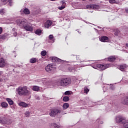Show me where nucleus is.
I'll return each instance as SVG.
<instances>
[{
  "mask_svg": "<svg viewBox=\"0 0 128 128\" xmlns=\"http://www.w3.org/2000/svg\"><path fill=\"white\" fill-rule=\"evenodd\" d=\"M72 84V79L70 78H60L55 82L56 86H62L63 88H68Z\"/></svg>",
  "mask_w": 128,
  "mask_h": 128,
  "instance_id": "f257e3e1",
  "label": "nucleus"
},
{
  "mask_svg": "<svg viewBox=\"0 0 128 128\" xmlns=\"http://www.w3.org/2000/svg\"><path fill=\"white\" fill-rule=\"evenodd\" d=\"M16 90L19 96H30V91L28 90L26 86H19Z\"/></svg>",
  "mask_w": 128,
  "mask_h": 128,
  "instance_id": "f03ea898",
  "label": "nucleus"
},
{
  "mask_svg": "<svg viewBox=\"0 0 128 128\" xmlns=\"http://www.w3.org/2000/svg\"><path fill=\"white\" fill-rule=\"evenodd\" d=\"M116 122L118 124H122L124 128H128V120H126L122 116H117L116 118Z\"/></svg>",
  "mask_w": 128,
  "mask_h": 128,
  "instance_id": "7ed1b4c3",
  "label": "nucleus"
},
{
  "mask_svg": "<svg viewBox=\"0 0 128 128\" xmlns=\"http://www.w3.org/2000/svg\"><path fill=\"white\" fill-rule=\"evenodd\" d=\"M16 22L18 26H21L22 28H24V26L26 24L28 23V21L26 20L24 18L21 20H16Z\"/></svg>",
  "mask_w": 128,
  "mask_h": 128,
  "instance_id": "20e7f679",
  "label": "nucleus"
},
{
  "mask_svg": "<svg viewBox=\"0 0 128 128\" xmlns=\"http://www.w3.org/2000/svg\"><path fill=\"white\" fill-rule=\"evenodd\" d=\"M56 68V66L52 64H48L45 67V70L47 72H54Z\"/></svg>",
  "mask_w": 128,
  "mask_h": 128,
  "instance_id": "39448f33",
  "label": "nucleus"
},
{
  "mask_svg": "<svg viewBox=\"0 0 128 128\" xmlns=\"http://www.w3.org/2000/svg\"><path fill=\"white\" fill-rule=\"evenodd\" d=\"M0 124H12V120L6 118V117H0Z\"/></svg>",
  "mask_w": 128,
  "mask_h": 128,
  "instance_id": "423d86ee",
  "label": "nucleus"
},
{
  "mask_svg": "<svg viewBox=\"0 0 128 128\" xmlns=\"http://www.w3.org/2000/svg\"><path fill=\"white\" fill-rule=\"evenodd\" d=\"M24 30H26V32H32L34 30V28H32V25L30 24H28V22L23 27Z\"/></svg>",
  "mask_w": 128,
  "mask_h": 128,
  "instance_id": "0eeeda50",
  "label": "nucleus"
},
{
  "mask_svg": "<svg viewBox=\"0 0 128 128\" xmlns=\"http://www.w3.org/2000/svg\"><path fill=\"white\" fill-rule=\"evenodd\" d=\"M60 114V110L54 109L51 110V112H50V116L54 118V116H56V114Z\"/></svg>",
  "mask_w": 128,
  "mask_h": 128,
  "instance_id": "6e6552de",
  "label": "nucleus"
},
{
  "mask_svg": "<svg viewBox=\"0 0 128 128\" xmlns=\"http://www.w3.org/2000/svg\"><path fill=\"white\" fill-rule=\"evenodd\" d=\"M96 66L98 68L101 70H104L108 68H110V65L108 64L104 65L101 64H97Z\"/></svg>",
  "mask_w": 128,
  "mask_h": 128,
  "instance_id": "1a4fd4ad",
  "label": "nucleus"
},
{
  "mask_svg": "<svg viewBox=\"0 0 128 128\" xmlns=\"http://www.w3.org/2000/svg\"><path fill=\"white\" fill-rule=\"evenodd\" d=\"M52 22L50 20H47L44 24V26L46 28H50V26H52Z\"/></svg>",
  "mask_w": 128,
  "mask_h": 128,
  "instance_id": "9d476101",
  "label": "nucleus"
},
{
  "mask_svg": "<svg viewBox=\"0 0 128 128\" xmlns=\"http://www.w3.org/2000/svg\"><path fill=\"white\" fill-rule=\"evenodd\" d=\"M6 64V62L4 61V58H0V68H4Z\"/></svg>",
  "mask_w": 128,
  "mask_h": 128,
  "instance_id": "9b49d317",
  "label": "nucleus"
},
{
  "mask_svg": "<svg viewBox=\"0 0 128 128\" xmlns=\"http://www.w3.org/2000/svg\"><path fill=\"white\" fill-rule=\"evenodd\" d=\"M100 40L102 42H106L108 40V36H103L100 38Z\"/></svg>",
  "mask_w": 128,
  "mask_h": 128,
  "instance_id": "f8f14e48",
  "label": "nucleus"
},
{
  "mask_svg": "<svg viewBox=\"0 0 128 128\" xmlns=\"http://www.w3.org/2000/svg\"><path fill=\"white\" fill-rule=\"evenodd\" d=\"M122 102L123 104L128 106V96H126L124 98L122 99Z\"/></svg>",
  "mask_w": 128,
  "mask_h": 128,
  "instance_id": "ddd939ff",
  "label": "nucleus"
},
{
  "mask_svg": "<svg viewBox=\"0 0 128 128\" xmlns=\"http://www.w3.org/2000/svg\"><path fill=\"white\" fill-rule=\"evenodd\" d=\"M31 88L32 90H34V92H38L40 90V86H32Z\"/></svg>",
  "mask_w": 128,
  "mask_h": 128,
  "instance_id": "4468645a",
  "label": "nucleus"
},
{
  "mask_svg": "<svg viewBox=\"0 0 128 128\" xmlns=\"http://www.w3.org/2000/svg\"><path fill=\"white\" fill-rule=\"evenodd\" d=\"M20 106H22V108H28V104L24 102H20L18 104Z\"/></svg>",
  "mask_w": 128,
  "mask_h": 128,
  "instance_id": "2eb2a0df",
  "label": "nucleus"
},
{
  "mask_svg": "<svg viewBox=\"0 0 128 128\" xmlns=\"http://www.w3.org/2000/svg\"><path fill=\"white\" fill-rule=\"evenodd\" d=\"M21 12H23L25 14H30V10L28 8H25L23 10H20Z\"/></svg>",
  "mask_w": 128,
  "mask_h": 128,
  "instance_id": "dca6fc26",
  "label": "nucleus"
},
{
  "mask_svg": "<svg viewBox=\"0 0 128 128\" xmlns=\"http://www.w3.org/2000/svg\"><path fill=\"white\" fill-rule=\"evenodd\" d=\"M38 60L36 58H32L30 60V64H34L36 62H38Z\"/></svg>",
  "mask_w": 128,
  "mask_h": 128,
  "instance_id": "f3484780",
  "label": "nucleus"
},
{
  "mask_svg": "<svg viewBox=\"0 0 128 128\" xmlns=\"http://www.w3.org/2000/svg\"><path fill=\"white\" fill-rule=\"evenodd\" d=\"M6 100H7V102H8V104L10 106H12V104H14V101L12 100V99L10 98H6Z\"/></svg>",
  "mask_w": 128,
  "mask_h": 128,
  "instance_id": "a211bd4d",
  "label": "nucleus"
},
{
  "mask_svg": "<svg viewBox=\"0 0 128 128\" xmlns=\"http://www.w3.org/2000/svg\"><path fill=\"white\" fill-rule=\"evenodd\" d=\"M92 4L87 5L86 7H84L83 8L84 10H92Z\"/></svg>",
  "mask_w": 128,
  "mask_h": 128,
  "instance_id": "6ab92c4d",
  "label": "nucleus"
},
{
  "mask_svg": "<svg viewBox=\"0 0 128 128\" xmlns=\"http://www.w3.org/2000/svg\"><path fill=\"white\" fill-rule=\"evenodd\" d=\"M42 30L40 29H37L35 31V34L38 36H40V34H42Z\"/></svg>",
  "mask_w": 128,
  "mask_h": 128,
  "instance_id": "aec40b11",
  "label": "nucleus"
},
{
  "mask_svg": "<svg viewBox=\"0 0 128 128\" xmlns=\"http://www.w3.org/2000/svg\"><path fill=\"white\" fill-rule=\"evenodd\" d=\"M114 34L116 36H118L119 34H120V31L118 29L115 30Z\"/></svg>",
  "mask_w": 128,
  "mask_h": 128,
  "instance_id": "412c9836",
  "label": "nucleus"
},
{
  "mask_svg": "<svg viewBox=\"0 0 128 128\" xmlns=\"http://www.w3.org/2000/svg\"><path fill=\"white\" fill-rule=\"evenodd\" d=\"M116 58L114 56H110L108 58V60L109 62H114L116 60Z\"/></svg>",
  "mask_w": 128,
  "mask_h": 128,
  "instance_id": "4be33fe9",
  "label": "nucleus"
},
{
  "mask_svg": "<svg viewBox=\"0 0 128 128\" xmlns=\"http://www.w3.org/2000/svg\"><path fill=\"white\" fill-rule=\"evenodd\" d=\"M68 106H70V105L68 103H64L62 106L64 110H66V108H68Z\"/></svg>",
  "mask_w": 128,
  "mask_h": 128,
  "instance_id": "5701e85b",
  "label": "nucleus"
},
{
  "mask_svg": "<svg viewBox=\"0 0 128 128\" xmlns=\"http://www.w3.org/2000/svg\"><path fill=\"white\" fill-rule=\"evenodd\" d=\"M51 126H54V128H60V126L59 125H58L56 123H52Z\"/></svg>",
  "mask_w": 128,
  "mask_h": 128,
  "instance_id": "b1692460",
  "label": "nucleus"
},
{
  "mask_svg": "<svg viewBox=\"0 0 128 128\" xmlns=\"http://www.w3.org/2000/svg\"><path fill=\"white\" fill-rule=\"evenodd\" d=\"M126 68V64L120 65V70L122 72Z\"/></svg>",
  "mask_w": 128,
  "mask_h": 128,
  "instance_id": "393cba45",
  "label": "nucleus"
},
{
  "mask_svg": "<svg viewBox=\"0 0 128 128\" xmlns=\"http://www.w3.org/2000/svg\"><path fill=\"white\" fill-rule=\"evenodd\" d=\"M48 38L49 40H52V42H54V36H52V34H50Z\"/></svg>",
  "mask_w": 128,
  "mask_h": 128,
  "instance_id": "a878e982",
  "label": "nucleus"
},
{
  "mask_svg": "<svg viewBox=\"0 0 128 128\" xmlns=\"http://www.w3.org/2000/svg\"><path fill=\"white\" fill-rule=\"evenodd\" d=\"M92 10H98L100 8V6L98 5L92 4Z\"/></svg>",
  "mask_w": 128,
  "mask_h": 128,
  "instance_id": "bb28decb",
  "label": "nucleus"
},
{
  "mask_svg": "<svg viewBox=\"0 0 128 128\" xmlns=\"http://www.w3.org/2000/svg\"><path fill=\"white\" fill-rule=\"evenodd\" d=\"M1 106L2 108H6L8 104L6 102H3L2 103Z\"/></svg>",
  "mask_w": 128,
  "mask_h": 128,
  "instance_id": "cd10ccee",
  "label": "nucleus"
},
{
  "mask_svg": "<svg viewBox=\"0 0 128 128\" xmlns=\"http://www.w3.org/2000/svg\"><path fill=\"white\" fill-rule=\"evenodd\" d=\"M88 92H90V90H88V88L87 87H84V94H88Z\"/></svg>",
  "mask_w": 128,
  "mask_h": 128,
  "instance_id": "c85d7f7f",
  "label": "nucleus"
},
{
  "mask_svg": "<svg viewBox=\"0 0 128 128\" xmlns=\"http://www.w3.org/2000/svg\"><path fill=\"white\" fill-rule=\"evenodd\" d=\"M63 100L64 102H68L70 100V98L68 96H64L63 98Z\"/></svg>",
  "mask_w": 128,
  "mask_h": 128,
  "instance_id": "c756f323",
  "label": "nucleus"
},
{
  "mask_svg": "<svg viewBox=\"0 0 128 128\" xmlns=\"http://www.w3.org/2000/svg\"><path fill=\"white\" fill-rule=\"evenodd\" d=\"M58 57H52V61L53 62H56L57 60H58Z\"/></svg>",
  "mask_w": 128,
  "mask_h": 128,
  "instance_id": "7c9ffc66",
  "label": "nucleus"
},
{
  "mask_svg": "<svg viewBox=\"0 0 128 128\" xmlns=\"http://www.w3.org/2000/svg\"><path fill=\"white\" fill-rule=\"evenodd\" d=\"M24 114H25V116H26V118H28V117H30V112H28V111H26V112H25Z\"/></svg>",
  "mask_w": 128,
  "mask_h": 128,
  "instance_id": "2f4dec72",
  "label": "nucleus"
},
{
  "mask_svg": "<svg viewBox=\"0 0 128 128\" xmlns=\"http://www.w3.org/2000/svg\"><path fill=\"white\" fill-rule=\"evenodd\" d=\"M42 82L43 84H48V81L46 79H42Z\"/></svg>",
  "mask_w": 128,
  "mask_h": 128,
  "instance_id": "473e14b6",
  "label": "nucleus"
},
{
  "mask_svg": "<svg viewBox=\"0 0 128 128\" xmlns=\"http://www.w3.org/2000/svg\"><path fill=\"white\" fill-rule=\"evenodd\" d=\"M5 12H6V10H4V9L0 10V14H2V16L3 14H4Z\"/></svg>",
  "mask_w": 128,
  "mask_h": 128,
  "instance_id": "72a5a7b5",
  "label": "nucleus"
},
{
  "mask_svg": "<svg viewBox=\"0 0 128 128\" xmlns=\"http://www.w3.org/2000/svg\"><path fill=\"white\" fill-rule=\"evenodd\" d=\"M72 92V91H66L65 92H64V94L65 96H70L71 94V93Z\"/></svg>",
  "mask_w": 128,
  "mask_h": 128,
  "instance_id": "f704fd0d",
  "label": "nucleus"
},
{
  "mask_svg": "<svg viewBox=\"0 0 128 128\" xmlns=\"http://www.w3.org/2000/svg\"><path fill=\"white\" fill-rule=\"evenodd\" d=\"M41 54L42 56H45L46 55V50H43L41 52Z\"/></svg>",
  "mask_w": 128,
  "mask_h": 128,
  "instance_id": "c9c22d12",
  "label": "nucleus"
},
{
  "mask_svg": "<svg viewBox=\"0 0 128 128\" xmlns=\"http://www.w3.org/2000/svg\"><path fill=\"white\" fill-rule=\"evenodd\" d=\"M6 36L4 35L0 36V40H6Z\"/></svg>",
  "mask_w": 128,
  "mask_h": 128,
  "instance_id": "e433bc0d",
  "label": "nucleus"
},
{
  "mask_svg": "<svg viewBox=\"0 0 128 128\" xmlns=\"http://www.w3.org/2000/svg\"><path fill=\"white\" fill-rule=\"evenodd\" d=\"M66 6L62 5L58 7V10H64V8H65Z\"/></svg>",
  "mask_w": 128,
  "mask_h": 128,
  "instance_id": "4c0bfd02",
  "label": "nucleus"
},
{
  "mask_svg": "<svg viewBox=\"0 0 128 128\" xmlns=\"http://www.w3.org/2000/svg\"><path fill=\"white\" fill-rule=\"evenodd\" d=\"M61 4H62V6L66 7V3L65 1H62L61 2Z\"/></svg>",
  "mask_w": 128,
  "mask_h": 128,
  "instance_id": "58836bf2",
  "label": "nucleus"
},
{
  "mask_svg": "<svg viewBox=\"0 0 128 128\" xmlns=\"http://www.w3.org/2000/svg\"><path fill=\"white\" fill-rule=\"evenodd\" d=\"M76 60L78 61V62H80V56H76Z\"/></svg>",
  "mask_w": 128,
  "mask_h": 128,
  "instance_id": "ea45409f",
  "label": "nucleus"
},
{
  "mask_svg": "<svg viewBox=\"0 0 128 128\" xmlns=\"http://www.w3.org/2000/svg\"><path fill=\"white\" fill-rule=\"evenodd\" d=\"M56 62H62V60H60V59L58 58L57 61H56Z\"/></svg>",
  "mask_w": 128,
  "mask_h": 128,
  "instance_id": "a19ab883",
  "label": "nucleus"
},
{
  "mask_svg": "<svg viewBox=\"0 0 128 128\" xmlns=\"http://www.w3.org/2000/svg\"><path fill=\"white\" fill-rule=\"evenodd\" d=\"M13 34L14 36H18V32H14Z\"/></svg>",
  "mask_w": 128,
  "mask_h": 128,
  "instance_id": "79ce46f5",
  "label": "nucleus"
},
{
  "mask_svg": "<svg viewBox=\"0 0 128 128\" xmlns=\"http://www.w3.org/2000/svg\"><path fill=\"white\" fill-rule=\"evenodd\" d=\"M2 28L0 27V34H2Z\"/></svg>",
  "mask_w": 128,
  "mask_h": 128,
  "instance_id": "37998d69",
  "label": "nucleus"
},
{
  "mask_svg": "<svg viewBox=\"0 0 128 128\" xmlns=\"http://www.w3.org/2000/svg\"><path fill=\"white\" fill-rule=\"evenodd\" d=\"M8 2H9V6H12V0H8Z\"/></svg>",
  "mask_w": 128,
  "mask_h": 128,
  "instance_id": "c03bdc74",
  "label": "nucleus"
},
{
  "mask_svg": "<svg viewBox=\"0 0 128 128\" xmlns=\"http://www.w3.org/2000/svg\"><path fill=\"white\" fill-rule=\"evenodd\" d=\"M125 11L127 14H128V8H126Z\"/></svg>",
  "mask_w": 128,
  "mask_h": 128,
  "instance_id": "a18cd8bd",
  "label": "nucleus"
},
{
  "mask_svg": "<svg viewBox=\"0 0 128 128\" xmlns=\"http://www.w3.org/2000/svg\"><path fill=\"white\" fill-rule=\"evenodd\" d=\"M3 72L2 71H0V76L2 74Z\"/></svg>",
  "mask_w": 128,
  "mask_h": 128,
  "instance_id": "49530a36",
  "label": "nucleus"
},
{
  "mask_svg": "<svg viewBox=\"0 0 128 128\" xmlns=\"http://www.w3.org/2000/svg\"><path fill=\"white\" fill-rule=\"evenodd\" d=\"M69 70L70 72H72V68H70Z\"/></svg>",
  "mask_w": 128,
  "mask_h": 128,
  "instance_id": "de8ad7c7",
  "label": "nucleus"
},
{
  "mask_svg": "<svg viewBox=\"0 0 128 128\" xmlns=\"http://www.w3.org/2000/svg\"><path fill=\"white\" fill-rule=\"evenodd\" d=\"M2 2H6L8 0H1Z\"/></svg>",
  "mask_w": 128,
  "mask_h": 128,
  "instance_id": "09e8293b",
  "label": "nucleus"
},
{
  "mask_svg": "<svg viewBox=\"0 0 128 128\" xmlns=\"http://www.w3.org/2000/svg\"><path fill=\"white\" fill-rule=\"evenodd\" d=\"M12 32H16V28H12Z\"/></svg>",
  "mask_w": 128,
  "mask_h": 128,
  "instance_id": "8fccbe9b",
  "label": "nucleus"
},
{
  "mask_svg": "<svg viewBox=\"0 0 128 128\" xmlns=\"http://www.w3.org/2000/svg\"><path fill=\"white\" fill-rule=\"evenodd\" d=\"M101 124H104V122H102V121H100L99 122Z\"/></svg>",
  "mask_w": 128,
  "mask_h": 128,
  "instance_id": "3c124183",
  "label": "nucleus"
},
{
  "mask_svg": "<svg viewBox=\"0 0 128 128\" xmlns=\"http://www.w3.org/2000/svg\"><path fill=\"white\" fill-rule=\"evenodd\" d=\"M83 2H84V1H86V0H82ZM90 2H92V0H89Z\"/></svg>",
  "mask_w": 128,
  "mask_h": 128,
  "instance_id": "603ef678",
  "label": "nucleus"
},
{
  "mask_svg": "<svg viewBox=\"0 0 128 128\" xmlns=\"http://www.w3.org/2000/svg\"><path fill=\"white\" fill-rule=\"evenodd\" d=\"M126 48H128V44H126Z\"/></svg>",
  "mask_w": 128,
  "mask_h": 128,
  "instance_id": "864d4df0",
  "label": "nucleus"
},
{
  "mask_svg": "<svg viewBox=\"0 0 128 128\" xmlns=\"http://www.w3.org/2000/svg\"><path fill=\"white\" fill-rule=\"evenodd\" d=\"M87 66V65L86 64H84V66Z\"/></svg>",
  "mask_w": 128,
  "mask_h": 128,
  "instance_id": "5fc2aeb1",
  "label": "nucleus"
},
{
  "mask_svg": "<svg viewBox=\"0 0 128 128\" xmlns=\"http://www.w3.org/2000/svg\"><path fill=\"white\" fill-rule=\"evenodd\" d=\"M52 0V2H54V0Z\"/></svg>",
  "mask_w": 128,
  "mask_h": 128,
  "instance_id": "6e6d98bb",
  "label": "nucleus"
},
{
  "mask_svg": "<svg viewBox=\"0 0 128 128\" xmlns=\"http://www.w3.org/2000/svg\"><path fill=\"white\" fill-rule=\"evenodd\" d=\"M100 120V119L97 120V122H98Z\"/></svg>",
  "mask_w": 128,
  "mask_h": 128,
  "instance_id": "4d7b16f0",
  "label": "nucleus"
},
{
  "mask_svg": "<svg viewBox=\"0 0 128 128\" xmlns=\"http://www.w3.org/2000/svg\"><path fill=\"white\" fill-rule=\"evenodd\" d=\"M104 92H106V90H104Z\"/></svg>",
  "mask_w": 128,
  "mask_h": 128,
  "instance_id": "13d9d810",
  "label": "nucleus"
},
{
  "mask_svg": "<svg viewBox=\"0 0 128 128\" xmlns=\"http://www.w3.org/2000/svg\"><path fill=\"white\" fill-rule=\"evenodd\" d=\"M104 88H106V86H104Z\"/></svg>",
  "mask_w": 128,
  "mask_h": 128,
  "instance_id": "bf43d9fd",
  "label": "nucleus"
},
{
  "mask_svg": "<svg viewBox=\"0 0 128 128\" xmlns=\"http://www.w3.org/2000/svg\"><path fill=\"white\" fill-rule=\"evenodd\" d=\"M78 32H80V31H78Z\"/></svg>",
  "mask_w": 128,
  "mask_h": 128,
  "instance_id": "052dcab7",
  "label": "nucleus"
},
{
  "mask_svg": "<svg viewBox=\"0 0 128 128\" xmlns=\"http://www.w3.org/2000/svg\"><path fill=\"white\" fill-rule=\"evenodd\" d=\"M108 90V88H106V90Z\"/></svg>",
  "mask_w": 128,
  "mask_h": 128,
  "instance_id": "680f3d73",
  "label": "nucleus"
}]
</instances>
